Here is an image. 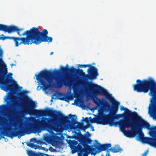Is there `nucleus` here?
<instances>
[{
  "label": "nucleus",
  "mask_w": 156,
  "mask_h": 156,
  "mask_svg": "<svg viewBox=\"0 0 156 156\" xmlns=\"http://www.w3.org/2000/svg\"><path fill=\"white\" fill-rule=\"evenodd\" d=\"M34 113L37 115L41 116L49 115L53 117V119L49 118H42L41 121V125L48 128H51L53 130L56 132L61 131L60 125L58 122L64 124H67V127L70 129H74L76 127L75 126L78 124L76 127L81 129L83 125L82 123L78 122L73 116L77 117L75 115L71 114L69 118L71 119V121L69 120V118L63 115L60 111L51 110L48 108L46 110H34Z\"/></svg>",
  "instance_id": "1"
},
{
  "label": "nucleus",
  "mask_w": 156,
  "mask_h": 156,
  "mask_svg": "<svg viewBox=\"0 0 156 156\" xmlns=\"http://www.w3.org/2000/svg\"><path fill=\"white\" fill-rule=\"evenodd\" d=\"M88 85L89 89L94 95H103L109 100L113 105L112 109L110 110L109 114H104L102 112L100 113L99 116L96 119L97 123L103 125L109 124L110 125L111 122H115L110 119L112 118L117 112L119 102L115 100L112 97V94H109L106 90L100 86L90 82L88 83Z\"/></svg>",
  "instance_id": "2"
},
{
  "label": "nucleus",
  "mask_w": 156,
  "mask_h": 156,
  "mask_svg": "<svg viewBox=\"0 0 156 156\" xmlns=\"http://www.w3.org/2000/svg\"><path fill=\"white\" fill-rule=\"evenodd\" d=\"M7 106V104H3L0 105V126L2 129L7 128V136L12 139L14 137L20 135V136H18V137L20 138L26 134H29L30 132H29V124L27 122L24 124L23 126L20 127V131L10 130L11 127L8 119L11 121L12 118H14L16 112L13 108L12 110H9L4 112L2 110L6 109Z\"/></svg>",
  "instance_id": "3"
},
{
  "label": "nucleus",
  "mask_w": 156,
  "mask_h": 156,
  "mask_svg": "<svg viewBox=\"0 0 156 156\" xmlns=\"http://www.w3.org/2000/svg\"><path fill=\"white\" fill-rule=\"evenodd\" d=\"M48 32L46 29L40 32L37 28L33 27L21 34V36L26 35V37H15L14 40L15 46L17 47L23 44L26 45L34 43L37 45L43 42L50 43L52 41V38L48 36Z\"/></svg>",
  "instance_id": "4"
},
{
  "label": "nucleus",
  "mask_w": 156,
  "mask_h": 156,
  "mask_svg": "<svg viewBox=\"0 0 156 156\" xmlns=\"http://www.w3.org/2000/svg\"><path fill=\"white\" fill-rule=\"evenodd\" d=\"M136 82V84L133 85L134 91L146 93L150 90L149 94L151 98L149 109L152 110L153 114L156 116V83L151 78L142 80L138 79Z\"/></svg>",
  "instance_id": "5"
},
{
  "label": "nucleus",
  "mask_w": 156,
  "mask_h": 156,
  "mask_svg": "<svg viewBox=\"0 0 156 156\" xmlns=\"http://www.w3.org/2000/svg\"><path fill=\"white\" fill-rule=\"evenodd\" d=\"M138 118L136 120H133V122H130V119H125L121 120L120 121H116L115 122H111L110 126H116L119 125L120 129L124 135L127 137H134L137 133L139 129H137V127L141 128L140 126L141 124L139 121Z\"/></svg>",
  "instance_id": "6"
},
{
  "label": "nucleus",
  "mask_w": 156,
  "mask_h": 156,
  "mask_svg": "<svg viewBox=\"0 0 156 156\" xmlns=\"http://www.w3.org/2000/svg\"><path fill=\"white\" fill-rule=\"evenodd\" d=\"M61 72L58 70H55L53 72L44 70L41 71L38 74H36V79L39 85L37 87V90H39L42 89L43 90L47 89L48 87L47 82L51 84L52 83L53 76L57 75Z\"/></svg>",
  "instance_id": "7"
},
{
  "label": "nucleus",
  "mask_w": 156,
  "mask_h": 156,
  "mask_svg": "<svg viewBox=\"0 0 156 156\" xmlns=\"http://www.w3.org/2000/svg\"><path fill=\"white\" fill-rule=\"evenodd\" d=\"M92 142L91 139L88 137L84 138L79 141L80 143L75 147V150L79 152V156L80 154L81 156H88L93 148H91L87 144H90Z\"/></svg>",
  "instance_id": "8"
},
{
  "label": "nucleus",
  "mask_w": 156,
  "mask_h": 156,
  "mask_svg": "<svg viewBox=\"0 0 156 156\" xmlns=\"http://www.w3.org/2000/svg\"><path fill=\"white\" fill-rule=\"evenodd\" d=\"M20 96L24 97L22 102V107L23 111L26 114H30L32 113L36 105L32 99L29 98L27 95L22 93Z\"/></svg>",
  "instance_id": "9"
},
{
  "label": "nucleus",
  "mask_w": 156,
  "mask_h": 156,
  "mask_svg": "<svg viewBox=\"0 0 156 156\" xmlns=\"http://www.w3.org/2000/svg\"><path fill=\"white\" fill-rule=\"evenodd\" d=\"M68 65L67 64L66 67H61V71L63 73H69L71 74H74L76 73L81 76H85L88 77H95L94 74H93L90 73V75H86L85 73L83 72V70L80 69H76L73 66H72L71 68H69L68 67Z\"/></svg>",
  "instance_id": "10"
},
{
  "label": "nucleus",
  "mask_w": 156,
  "mask_h": 156,
  "mask_svg": "<svg viewBox=\"0 0 156 156\" xmlns=\"http://www.w3.org/2000/svg\"><path fill=\"white\" fill-rule=\"evenodd\" d=\"M55 79L56 82V87H57L61 88L63 85L69 87H72L73 86V80L69 77L66 76L63 80L58 79L56 78Z\"/></svg>",
  "instance_id": "11"
},
{
  "label": "nucleus",
  "mask_w": 156,
  "mask_h": 156,
  "mask_svg": "<svg viewBox=\"0 0 156 156\" xmlns=\"http://www.w3.org/2000/svg\"><path fill=\"white\" fill-rule=\"evenodd\" d=\"M78 66L82 68L84 67V68H86L87 67H89V68L88 69L87 72L88 74H86V75H90V73L92 74H94L95 77H88L85 76H82L84 78L87 80L89 79L90 80H93L97 78V76L99 75L98 73V70L94 66H92L90 65H82L79 64L78 65Z\"/></svg>",
  "instance_id": "12"
},
{
  "label": "nucleus",
  "mask_w": 156,
  "mask_h": 156,
  "mask_svg": "<svg viewBox=\"0 0 156 156\" xmlns=\"http://www.w3.org/2000/svg\"><path fill=\"white\" fill-rule=\"evenodd\" d=\"M7 72L6 73L0 72V84L2 86V87L3 90L7 92L9 91L12 92L13 90V86L12 84L8 85L7 83L9 80L7 79H4L5 77L4 75H6Z\"/></svg>",
  "instance_id": "13"
},
{
  "label": "nucleus",
  "mask_w": 156,
  "mask_h": 156,
  "mask_svg": "<svg viewBox=\"0 0 156 156\" xmlns=\"http://www.w3.org/2000/svg\"><path fill=\"white\" fill-rule=\"evenodd\" d=\"M22 30V29H19L18 27L16 26L13 25L8 26L2 24H0V30L7 32L9 34L16 31L17 34L19 36H21L20 32Z\"/></svg>",
  "instance_id": "14"
},
{
  "label": "nucleus",
  "mask_w": 156,
  "mask_h": 156,
  "mask_svg": "<svg viewBox=\"0 0 156 156\" xmlns=\"http://www.w3.org/2000/svg\"><path fill=\"white\" fill-rule=\"evenodd\" d=\"M120 110L121 111H125L124 113H125V116L127 118H125V119H129V118H130L133 119L135 118H138V119H139V117H140L138 116L137 113L136 112L134 111L132 112L130 110H129L127 108H124L123 106H121Z\"/></svg>",
  "instance_id": "15"
},
{
  "label": "nucleus",
  "mask_w": 156,
  "mask_h": 156,
  "mask_svg": "<svg viewBox=\"0 0 156 156\" xmlns=\"http://www.w3.org/2000/svg\"><path fill=\"white\" fill-rule=\"evenodd\" d=\"M137 121H139L141 124L140 127L141 128L143 127L146 128L149 130L151 133L156 132V126L154 127H151L150 124L148 122L142 119L141 117H139V119Z\"/></svg>",
  "instance_id": "16"
},
{
  "label": "nucleus",
  "mask_w": 156,
  "mask_h": 156,
  "mask_svg": "<svg viewBox=\"0 0 156 156\" xmlns=\"http://www.w3.org/2000/svg\"><path fill=\"white\" fill-rule=\"evenodd\" d=\"M12 73H9L8 74L7 76V78L6 79H8L9 80L8 82L7 83L8 85H10V84H9V83H10V79H12ZM12 80L14 82H15V83H14V84H12L13 86V90L14 89H17L18 87L20 88H22V87H19V85L16 83V81H14L13 80Z\"/></svg>",
  "instance_id": "17"
},
{
  "label": "nucleus",
  "mask_w": 156,
  "mask_h": 156,
  "mask_svg": "<svg viewBox=\"0 0 156 156\" xmlns=\"http://www.w3.org/2000/svg\"><path fill=\"white\" fill-rule=\"evenodd\" d=\"M96 99V100L94 99H93V100L94 103L98 106H100L103 105L105 102H106L108 104L105 100L103 99L102 100H101L98 98L97 97H95Z\"/></svg>",
  "instance_id": "18"
},
{
  "label": "nucleus",
  "mask_w": 156,
  "mask_h": 156,
  "mask_svg": "<svg viewBox=\"0 0 156 156\" xmlns=\"http://www.w3.org/2000/svg\"><path fill=\"white\" fill-rule=\"evenodd\" d=\"M27 154L29 156H48V154L41 153H37L32 151H29L27 152Z\"/></svg>",
  "instance_id": "19"
},
{
  "label": "nucleus",
  "mask_w": 156,
  "mask_h": 156,
  "mask_svg": "<svg viewBox=\"0 0 156 156\" xmlns=\"http://www.w3.org/2000/svg\"><path fill=\"white\" fill-rule=\"evenodd\" d=\"M110 151L113 153L121 152L122 150V149L119 146H116L110 149Z\"/></svg>",
  "instance_id": "20"
},
{
  "label": "nucleus",
  "mask_w": 156,
  "mask_h": 156,
  "mask_svg": "<svg viewBox=\"0 0 156 156\" xmlns=\"http://www.w3.org/2000/svg\"><path fill=\"white\" fill-rule=\"evenodd\" d=\"M83 120H84V121H85V122H86L87 123V124H88V123L90 121L89 119H91V120L90 121V122L91 123H96L97 122H96V119H97L96 118L95 119V122H93V120H92V119L91 118V117H90L89 118L88 117H86L85 118V119H84L83 117Z\"/></svg>",
  "instance_id": "21"
},
{
  "label": "nucleus",
  "mask_w": 156,
  "mask_h": 156,
  "mask_svg": "<svg viewBox=\"0 0 156 156\" xmlns=\"http://www.w3.org/2000/svg\"><path fill=\"white\" fill-rule=\"evenodd\" d=\"M66 98L69 101H72L73 99L74 96L73 94H72L71 95L66 97Z\"/></svg>",
  "instance_id": "22"
},
{
  "label": "nucleus",
  "mask_w": 156,
  "mask_h": 156,
  "mask_svg": "<svg viewBox=\"0 0 156 156\" xmlns=\"http://www.w3.org/2000/svg\"><path fill=\"white\" fill-rule=\"evenodd\" d=\"M90 126L89 125H88L86 126H83L82 128L81 129L84 132H85V130L86 129H87L88 127H89Z\"/></svg>",
  "instance_id": "23"
},
{
  "label": "nucleus",
  "mask_w": 156,
  "mask_h": 156,
  "mask_svg": "<svg viewBox=\"0 0 156 156\" xmlns=\"http://www.w3.org/2000/svg\"><path fill=\"white\" fill-rule=\"evenodd\" d=\"M28 146L31 148H34V147L35 146V144L33 143H30L29 144Z\"/></svg>",
  "instance_id": "24"
},
{
  "label": "nucleus",
  "mask_w": 156,
  "mask_h": 156,
  "mask_svg": "<svg viewBox=\"0 0 156 156\" xmlns=\"http://www.w3.org/2000/svg\"><path fill=\"white\" fill-rule=\"evenodd\" d=\"M7 36H4V37H0V40H4L6 39H7Z\"/></svg>",
  "instance_id": "25"
},
{
  "label": "nucleus",
  "mask_w": 156,
  "mask_h": 156,
  "mask_svg": "<svg viewBox=\"0 0 156 156\" xmlns=\"http://www.w3.org/2000/svg\"><path fill=\"white\" fill-rule=\"evenodd\" d=\"M15 37H9V36H7V39H12L13 41H14V38Z\"/></svg>",
  "instance_id": "26"
},
{
  "label": "nucleus",
  "mask_w": 156,
  "mask_h": 156,
  "mask_svg": "<svg viewBox=\"0 0 156 156\" xmlns=\"http://www.w3.org/2000/svg\"><path fill=\"white\" fill-rule=\"evenodd\" d=\"M148 152V151L147 150L144 152L142 155V156H146Z\"/></svg>",
  "instance_id": "27"
},
{
  "label": "nucleus",
  "mask_w": 156,
  "mask_h": 156,
  "mask_svg": "<svg viewBox=\"0 0 156 156\" xmlns=\"http://www.w3.org/2000/svg\"><path fill=\"white\" fill-rule=\"evenodd\" d=\"M57 95H58L60 97L63 96V94L62 93H60L59 92H57Z\"/></svg>",
  "instance_id": "28"
},
{
  "label": "nucleus",
  "mask_w": 156,
  "mask_h": 156,
  "mask_svg": "<svg viewBox=\"0 0 156 156\" xmlns=\"http://www.w3.org/2000/svg\"><path fill=\"white\" fill-rule=\"evenodd\" d=\"M86 133L88 135V136H90V134L89 133V132L88 131H87V132H86Z\"/></svg>",
  "instance_id": "29"
},
{
  "label": "nucleus",
  "mask_w": 156,
  "mask_h": 156,
  "mask_svg": "<svg viewBox=\"0 0 156 156\" xmlns=\"http://www.w3.org/2000/svg\"><path fill=\"white\" fill-rule=\"evenodd\" d=\"M91 129H92V130L93 131H94V127L93 126H91Z\"/></svg>",
  "instance_id": "30"
},
{
  "label": "nucleus",
  "mask_w": 156,
  "mask_h": 156,
  "mask_svg": "<svg viewBox=\"0 0 156 156\" xmlns=\"http://www.w3.org/2000/svg\"><path fill=\"white\" fill-rule=\"evenodd\" d=\"M3 62L2 60V58H0V64L1 63H2Z\"/></svg>",
  "instance_id": "31"
},
{
  "label": "nucleus",
  "mask_w": 156,
  "mask_h": 156,
  "mask_svg": "<svg viewBox=\"0 0 156 156\" xmlns=\"http://www.w3.org/2000/svg\"><path fill=\"white\" fill-rule=\"evenodd\" d=\"M11 66H12V67L13 66H16V65L15 64H11Z\"/></svg>",
  "instance_id": "32"
},
{
  "label": "nucleus",
  "mask_w": 156,
  "mask_h": 156,
  "mask_svg": "<svg viewBox=\"0 0 156 156\" xmlns=\"http://www.w3.org/2000/svg\"><path fill=\"white\" fill-rule=\"evenodd\" d=\"M59 99L61 100H64V99L63 98H59Z\"/></svg>",
  "instance_id": "33"
},
{
  "label": "nucleus",
  "mask_w": 156,
  "mask_h": 156,
  "mask_svg": "<svg viewBox=\"0 0 156 156\" xmlns=\"http://www.w3.org/2000/svg\"><path fill=\"white\" fill-rule=\"evenodd\" d=\"M53 52H51L50 53V55H52L53 54Z\"/></svg>",
  "instance_id": "34"
},
{
  "label": "nucleus",
  "mask_w": 156,
  "mask_h": 156,
  "mask_svg": "<svg viewBox=\"0 0 156 156\" xmlns=\"http://www.w3.org/2000/svg\"><path fill=\"white\" fill-rule=\"evenodd\" d=\"M56 95V94H53V95H52V96H55V95Z\"/></svg>",
  "instance_id": "35"
},
{
  "label": "nucleus",
  "mask_w": 156,
  "mask_h": 156,
  "mask_svg": "<svg viewBox=\"0 0 156 156\" xmlns=\"http://www.w3.org/2000/svg\"><path fill=\"white\" fill-rule=\"evenodd\" d=\"M9 103V102H7V104H8Z\"/></svg>",
  "instance_id": "36"
},
{
  "label": "nucleus",
  "mask_w": 156,
  "mask_h": 156,
  "mask_svg": "<svg viewBox=\"0 0 156 156\" xmlns=\"http://www.w3.org/2000/svg\"><path fill=\"white\" fill-rule=\"evenodd\" d=\"M75 143H77V141H75Z\"/></svg>",
  "instance_id": "37"
},
{
  "label": "nucleus",
  "mask_w": 156,
  "mask_h": 156,
  "mask_svg": "<svg viewBox=\"0 0 156 156\" xmlns=\"http://www.w3.org/2000/svg\"><path fill=\"white\" fill-rule=\"evenodd\" d=\"M3 34H2V35H1V36H3Z\"/></svg>",
  "instance_id": "38"
}]
</instances>
